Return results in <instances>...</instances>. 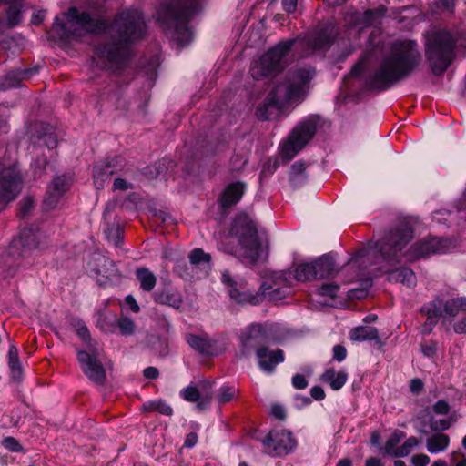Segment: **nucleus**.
Here are the masks:
<instances>
[{
	"label": "nucleus",
	"instance_id": "nucleus-20",
	"mask_svg": "<svg viewBox=\"0 0 466 466\" xmlns=\"http://www.w3.org/2000/svg\"><path fill=\"white\" fill-rule=\"evenodd\" d=\"M384 14L385 9L380 7L375 10H367L364 14L353 12L348 14L345 19L351 23L353 27H357L359 30H361L364 27L380 24Z\"/></svg>",
	"mask_w": 466,
	"mask_h": 466
},
{
	"label": "nucleus",
	"instance_id": "nucleus-14",
	"mask_svg": "<svg viewBox=\"0 0 466 466\" xmlns=\"http://www.w3.org/2000/svg\"><path fill=\"white\" fill-rule=\"evenodd\" d=\"M315 130V124L309 121L296 127L281 147L282 157L287 160L293 158L312 138Z\"/></svg>",
	"mask_w": 466,
	"mask_h": 466
},
{
	"label": "nucleus",
	"instance_id": "nucleus-41",
	"mask_svg": "<svg viewBox=\"0 0 466 466\" xmlns=\"http://www.w3.org/2000/svg\"><path fill=\"white\" fill-rule=\"evenodd\" d=\"M294 278L298 281L313 280V270L311 263H301L293 271Z\"/></svg>",
	"mask_w": 466,
	"mask_h": 466
},
{
	"label": "nucleus",
	"instance_id": "nucleus-6",
	"mask_svg": "<svg viewBox=\"0 0 466 466\" xmlns=\"http://www.w3.org/2000/svg\"><path fill=\"white\" fill-rule=\"evenodd\" d=\"M301 44L300 41L294 39L280 42L258 59L252 61L251 76L256 80H261L276 76L288 65L292 46L294 45L301 46Z\"/></svg>",
	"mask_w": 466,
	"mask_h": 466
},
{
	"label": "nucleus",
	"instance_id": "nucleus-12",
	"mask_svg": "<svg viewBox=\"0 0 466 466\" xmlns=\"http://www.w3.org/2000/svg\"><path fill=\"white\" fill-rule=\"evenodd\" d=\"M77 360L89 380L98 384L105 381L106 370L101 362V350L96 343H89L86 350H78Z\"/></svg>",
	"mask_w": 466,
	"mask_h": 466
},
{
	"label": "nucleus",
	"instance_id": "nucleus-26",
	"mask_svg": "<svg viewBox=\"0 0 466 466\" xmlns=\"http://www.w3.org/2000/svg\"><path fill=\"white\" fill-rule=\"evenodd\" d=\"M186 341L187 344L196 351L203 355H214L215 354V344L214 341L206 334L195 335L187 334Z\"/></svg>",
	"mask_w": 466,
	"mask_h": 466
},
{
	"label": "nucleus",
	"instance_id": "nucleus-44",
	"mask_svg": "<svg viewBox=\"0 0 466 466\" xmlns=\"http://www.w3.org/2000/svg\"><path fill=\"white\" fill-rule=\"evenodd\" d=\"M97 326L106 333L113 332L115 329V319L110 315H100L97 319Z\"/></svg>",
	"mask_w": 466,
	"mask_h": 466
},
{
	"label": "nucleus",
	"instance_id": "nucleus-11",
	"mask_svg": "<svg viewBox=\"0 0 466 466\" xmlns=\"http://www.w3.org/2000/svg\"><path fill=\"white\" fill-rule=\"evenodd\" d=\"M380 240L374 245L373 248H369L361 251L360 256L370 259L371 257H375L373 264L379 265L378 269L383 273L388 274V279L391 282H400L408 287L414 286L416 284V276L414 272L408 268H394L398 264H388L382 256L381 251L378 248Z\"/></svg>",
	"mask_w": 466,
	"mask_h": 466
},
{
	"label": "nucleus",
	"instance_id": "nucleus-3",
	"mask_svg": "<svg viewBox=\"0 0 466 466\" xmlns=\"http://www.w3.org/2000/svg\"><path fill=\"white\" fill-rule=\"evenodd\" d=\"M144 32L145 22L138 10L122 13L110 28L112 43L97 47L96 54L110 65H120L128 56L127 45L141 38Z\"/></svg>",
	"mask_w": 466,
	"mask_h": 466
},
{
	"label": "nucleus",
	"instance_id": "nucleus-29",
	"mask_svg": "<svg viewBox=\"0 0 466 466\" xmlns=\"http://www.w3.org/2000/svg\"><path fill=\"white\" fill-rule=\"evenodd\" d=\"M245 184L241 182H235L229 184L224 190L220 202L223 208H229L237 204L245 191Z\"/></svg>",
	"mask_w": 466,
	"mask_h": 466
},
{
	"label": "nucleus",
	"instance_id": "nucleus-5",
	"mask_svg": "<svg viewBox=\"0 0 466 466\" xmlns=\"http://www.w3.org/2000/svg\"><path fill=\"white\" fill-rule=\"evenodd\" d=\"M199 8L198 0H171L163 14L162 23L167 24L171 37L177 44V47H184L193 38L192 31L187 27V22Z\"/></svg>",
	"mask_w": 466,
	"mask_h": 466
},
{
	"label": "nucleus",
	"instance_id": "nucleus-57",
	"mask_svg": "<svg viewBox=\"0 0 466 466\" xmlns=\"http://www.w3.org/2000/svg\"><path fill=\"white\" fill-rule=\"evenodd\" d=\"M76 333L84 341L90 340V334L86 325L79 324L78 328L76 329Z\"/></svg>",
	"mask_w": 466,
	"mask_h": 466
},
{
	"label": "nucleus",
	"instance_id": "nucleus-43",
	"mask_svg": "<svg viewBox=\"0 0 466 466\" xmlns=\"http://www.w3.org/2000/svg\"><path fill=\"white\" fill-rule=\"evenodd\" d=\"M106 238L116 247H118L122 241V229L119 225H113L105 231Z\"/></svg>",
	"mask_w": 466,
	"mask_h": 466
},
{
	"label": "nucleus",
	"instance_id": "nucleus-36",
	"mask_svg": "<svg viewBox=\"0 0 466 466\" xmlns=\"http://www.w3.org/2000/svg\"><path fill=\"white\" fill-rule=\"evenodd\" d=\"M8 365L14 380H20L22 377V367L18 357V350L15 345H11L8 350Z\"/></svg>",
	"mask_w": 466,
	"mask_h": 466
},
{
	"label": "nucleus",
	"instance_id": "nucleus-34",
	"mask_svg": "<svg viewBox=\"0 0 466 466\" xmlns=\"http://www.w3.org/2000/svg\"><path fill=\"white\" fill-rule=\"evenodd\" d=\"M462 311H466V297L452 298L443 302V312L450 317H455Z\"/></svg>",
	"mask_w": 466,
	"mask_h": 466
},
{
	"label": "nucleus",
	"instance_id": "nucleus-24",
	"mask_svg": "<svg viewBox=\"0 0 466 466\" xmlns=\"http://www.w3.org/2000/svg\"><path fill=\"white\" fill-rule=\"evenodd\" d=\"M122 168V159L120 157H115L110 161L96 165L94 167V179L95 184L97 187H103L105 180Z\"/></svg>",
	"mask_w": 466,
	"mask_h": 466
},
{
	"label": "nucleus",
	"instance_id": "nucleus-8",
	"mask_svg": "<svg viewBox=\"0 0 466 466\" xmlns=\"http://www.w3.org/2000/svg\"><path fill=\"white\" fill-rule=\"evenodd\" d=\"M66 15V23L56 17L52 27V30L63 39H67L70 36H81L84 33H100L106 27L103 19L92 17L86 12L79 13L75 7L70 8Z\"/></svg>",
	"mask_w": 466,
	"mask_h": 466
},
{
	"label": "nucleus",
	"instance_id": "nucleus-48",
	"mask_svg": "<svg viewBox=\"0 0 466 466\" xmlns=\"http://www.w3.org/2000/svg\"><path fill=\"white\" fill-rule=\"evenodd\" d=\"M339 286L333 283H324L319 289V294L329 298H335L339 292Z\"/></svg>",
	"mask_w": 466,
	"mask_h": 466
},
{
	"label": "nucleus",
	"instance_id": "nucleus-56",
	"mask_svg": "<svg viewBox=\"0 0 466 466\" xmlns=\"http://www.w3.org/2000/svg\"><path fill=\"white\" fill-rule=\"evenodd\" d=\"M310 395L316 400H321L325 398V392L321 387L314 386L310 390Z\"/></svg>",
	"mask_w": 466,
	"mask_h": 466
},
{
	"label": "nucleus",
	"instance_id": "nucleus-64",
	"mask_svg": "<svg viewBox=\"0 0 466 466\" xmlns=\"http://www.w3.org/2000/svg\"><path fill=\"white\" fill-rule=\"evenodd\" d=\"M33 208V200L31 198H25L22 201L21 205V212L23 215H25L27 212H29Z\"/></svg>",
	"mask_w": 466,
	"mask_h": 466
},
{
	"label": "nucleus",
	"instance_id": "nucleus-63",
	"mask_svg": "<svg viewBox=\"0 0 466 466\" xmlns=\"http://www.w3.org/2000/svg\"><path fill=\"white\" fill-rule=\"evenodd\" d=\"M126 302L130 307L131 310L133 312H138L139 311V306L137 305L135 298L131 295H128L126 297Z\"/></svg>",
	"mask_w": 466,
	"mask_h": 466
},
{
	"label": "nucleus",
	"instance_id": "nucleus-35",
	"mask_svg": "<svg viewBox=\"0 0 466 466\" xmlns=\"http://www.w3.org/2000/svg\"><path fill=\"white\" fill-rule=\"evenodd\" d=\"M136 277L139 281L140 288L145 291H151L157 283L155 274L147 268H139L136 270Z\"/></svg>",
	"mask_w": 466,
	"mask_h": 466
},
{
	"label": "nucleus",
	"instance_id": "nucleus-18",
	"mask_svg": "<svg viewBox=\"0 0 466 466\" xmlns=\"http://www.w3.org/2000/svg\"><path fill=\"white\" fill-rule=\"evenodd\" d=\"M289 281L284 273H277L272 279L265 281L260 287V294L263 299L278 301L284 299L289 292Z\"/></svg>",
	"mask_w": 466,
	"mask_h": 466
},
{
	"label": "nucleus",
	"instance_id": "nucleus-46",
	"mask_svg": "<svg viewBox=\"0 0 466 466\" xmlns=\"http://www.w3.org/2000/svg\"><path fill=\"white\" fill-rule=\"evenodd\" d=\"M189 259L192 264L198 265L201 263H208L210 260L209 254L205 253L200 248H196L193 251H191L189 255Z\"/></svg>",
	"mask_w": 466,
	"mask_h": 466
},
{
	"label": "nucleus",
	"instance_id": "nucleus-54",
	"mask_svg": "<svg viewBox=\"0 0 466 466\" xmlns=\"http://www.w3.org/2000/svg\"><path fill=\"white\" fill-rule=\"evenodd\" d=\"M292 385L297 390H303L308 386V381L303 375L296 374L292 377Z\"/></svg>",
	"mask_w": 466,
	"mask_h": 466
},
{
	"label": "nucleus",
	"instance_id": "nucleus-21",
	"mask_svg": "<svg viewBox=\"0 0 466 466\" xmlns=\"http://www.w3.org/2000/svg\"><path fill=\"white\" fill-rule=\"evenodd\" d=\"M256 356L259 368L267 373H272L276 366L285 359L282 350H268L267 347L258 348Z\"/></svg>",
	"mask_w": 466,
	"mask_h": 466
},
{
	"label": "nucleus",
	"instance_id": "nucleus-50",
	"mask_svg": "<svg viewBox=\"0 0 466 466\" xmlns=\"http://www.w3.org/2000/svg\"><path fill=\"white\" fill-rule=\"evenodd\" d=\"M410 461L413 466H427L430 463L431 459L425 453H418L411 457Z\"/></svg>",
	"mask_w": 466,
	"mask_h": 466
},
{
	"label": "nucleus",
	"instance_id": "nucleus-33",
	"mask_svg": "<svg viewBox=\"0 0 466 466\" xmlns=\"http://www.w3.org/2000/svg\"><path fill=\"white\" fill-rule=\"evenodd\" d=\"M352 341L362 342L366 340H378L379 333L376 328L361 326L353 329L350 333Z\"/></svg>",
	"mask_w": 466,
	"mask_h": 466
},
{
	"label": "nucleus",
	"instance_id": "nucleus-10",
	"mask_svg": "<svg viewBox=\"0 0 466 466\" xmlns=\"http://www.w3.org/2000/svg\"><path fill=\"white\" fill-rule=\"evenodd\" d=\"M451 410L450 404L440 400L432 406L424 409L419 419L421 425L431 431H444L456 421V416Z\"/></svg>",
	"mask_w": 466,
	"mask_h": 466
},
{
	"label": "nucleus",
	"instance_id": "nucleus-40",
	"mask_svg": "<svg viewBox=\"0 0 466 466\" xmlns=\"http://www.w3.org/2000/svg\"><path fill=\"white\" fill-rule=\"evenodd\" d=\"M143 409L146 411H158L167 416H170L173 413L172 408L161 400L146 402L143 405Z\"/></svg>",
	"mask_w": 466,
	"mask_h": 466
},
{
	"label": "nucleus",
	"instance_id": "nucleus-58",
	"mask_svg": "<svg viewBox=\"0 0 466 466\" xmlns=\"http://www.w3.org/2000/svg\"><path fill=\"white\" fill-rule=\"evenodd\" d=\"M410 391L419 394L423 389V383L420 379H413L410 384Z\"/></svg>",
	"mask_w": 466,
	"mask_h": 466
},
{
	"label": "nucleus",
	"instance_id": "nucleus-62",
	"mask_svg": "<svg viewBox=\"0 0 466 466\" xmlns=\"http://www.w3.org/2000/svg\"><path fill=\"white\" fill-rule=\"evenodd\" d=\"M144 376L147 378V379H150V380H153V379H156L157 378L158 376V370L157 368L155 367H147L144 370Z\"/></svg>",
	"mask_w": 466,
	"mask_h": 466
},
{
	"label": "nucleus",
	"instance_id": "nucleus-25",
	"mask_svg": "<svg viewBox=\"0 0 466 466\" xmlns=\"http://www.w3.org/2000/svg\"><path fill=\"white\" fill-rule=\"evenodd\" d=\"M181 397L189 402H195L196 408L203 410L210 403L212 394L208 390H201L194 386H188L180 391Z\"/></svg>",
	"mask_w": 466,
	"mask_h": 466
},
{
	"label": "nucleus",
	"instance_id": "nucleus-61",
	"mask_svg": "<svg viewBox=\"0 0 466 466\" xmlns=\"http://www.w3.org/2000/svg\"><path fill=\"white\" fill-rule=\"evenodd\" d=\"M453 329L458 334L466 333V317L457 321L453 326Z\"/></svg>",
	"mask_w": 466,
	"mask_h": 466
},
{
	"label": "nucleus",
	"instance_id": "nucleus-53",
	"mask_svg": "<svg viewBox=\"0 0 466 466\" xmlns=\"http://www.w3.org/2000/svg\"><path fill=\"white\" fill-rule=\"evenodd\" d=\"M333 360L341 362L347 357V350L342 345H335L333 347Z\"/></svg>",
	"mask_w": 466,
	"mask_h": 466
},
{
	"label": "nucleus",
	"instance_id": "nucleus-49",
	"mask_svg": "<svg viewBox=\"0 0 466 466\" xmlns=\"http://www.w3.org/2000/svg\"><path fill=\"white\" fill-rule=\"evenodd\" d=\"M2 445L11 451H19L21 450L19 442L14 437L4 438L2 441Z\"/></svg>",
	"mask_w": 466,
	"mask_h": 466
},
{
	"label": "nucleus",
	"instance_id": "nucleus-2",
	"mask_svg": "<svg viewBox=\"0 0 466 466\" xmlns=\"http://www.w3.org/2000/svg\"><path fill=\"white\" fill-rule=\"evenodd\" d=\"M421 54L418 44L412 40L393 42L382 57L373 75L367 81V87L386 90L409 77L420 66Z\"/></svg>",
	"mask_w": 466,
	"mask_h": 466
},
{
	"label": "nucleus",
	"instance_id": "nucleus-17",
	"mask_svg": "<svg viewBox=\"0 0 466 466\" xmlns=\"http://www.w3.org/2000/svg\"><path fill=\"white\" fill-rule=\"evenodd\" d=\"M404 437L405 434L402 431L393 433L385 443L386 452L397 458L406 457L420 445L419 439L414 436L408 438L403 444L400 445Z\"/></svg>",
	"mask_w": 466,
	"mask_h": 466
},
{
	"label": "nucleus",
	"instance_id": "nucleus-23",
	"mask_svg": "<svg viewBox=\"0 0 466 466\" xmlns=\"http://www.w3.org/2000/svg\"><path fill=\"white\" fill-rule=\"evenodd\" d=\"M70 185V178L64 176L56 177L47 188L44 201L45 207L47 209L54 208L63 194L69 188Z\"/></svg>",
	"mask_w": 466,
	"mask_h": 466
},
{
	"label": "nucleus",
	"instance_id": "nucleus-32",
	"mask_svg": "<svg viewBox=\"0 0 466 466\" xmlns=\"http://www.w3.org/2000/svg\"><path fill=\"white\" fill-rule=\"evenodd\" d=\"M35 70H19L17 72H11L0 79V89H7L15 87L19 82L27 79Z\"/></svg>",
	"mask_w": 466,
	"mask_h": 466
},
{
	"label": "nucleus",
	"instance_id": "nucleus-39",
	"mask_svg": "<svg viewBox=\"0 0 466 466\" xmlns=\"http://www.w3.org/2000/svg\"><path fill=\"white\" fill-rule=\"evenodd\" d=\"M100 262L104 268H106V269L99 268L97 270L98 275L105 277L108 280H112L118 276V270L113 260L102 257L100 258Z\"/></svg>",
	"mask_w": 466,
	"mask_h": 466
},
{
	"label": "nucleus",
	"instance_id": "nucleus-42",
	"mask_svg": "<svg viewBox=\"0 0 466 466\" xmlns=\"http://www.w3.org/2000/svg\"><path fill=\"white\" fill-rule=\"evenodd\" d=\"M441 306H443L442 300L437 299L431 303L423 306L421 310L428 316V319H436L442 314V310L441 309Z\"/></svg>",
	"mask_w": 466,
	"mask_h": 466
},
{
	"label": "nucleus",
	"instance_id": "nucleus-37",
	"mask_svg": "<svg viewBox=\"0 0 466 466\" xmlns=\"http://www.w3.org/2000/svg\"><path fill=\"white\" fill-rule=\"evenodd\" d=\"M10 5L6 16L8 24L11 26L16 25L21 21V12L23 8V1L22 0H14Z\"/></svg>",
	"mask_w": 466,
	"mask_h": 466
},
{
	"label": "nucleus",
	"instance_id": "nucleus-4",
	"mask_svg": "<svg viewBox=\"0 0 466 466\" xmlns=\"http://www.w3.org/2000/svg\"><path fill=\"white\" fill-rule=\"evenodd\" d=\"M229 234L238 238L239 256L251 264L264 261L268 257V240L258 232L253 220L246 214L236 217Z\"/></svg>",
	"mask_w": 466,
	"mask_h": 466
},
{
	"label": "nucleus",
	"instance_id": "nucleus-60",
	"mask_svg": "<svg viewBox=\"0 0 466 466\" xmlns=\"http://www.w3.org/2000/svg\"><path fill=\"white\" fill-rule=\"evenodd\" d=\"M198 442V435L195 432H190L187 435L184 446L187 448L194 447Z\"/></svg>",
	"mask_w": 466,
	"mask_h": 466
},
{
	"label": "nucleus",
	"instance_id": "nucleus-22",
	"mask_svg": "<svg viewBox=\"0 0 466 466\" xmlns=\"http://www.w3.org/2000/svg\"><path fill=\"white\" fill-rule=\"evenodd\" d=\"M334 35V26L329 25L309 35L306 44L311 51L324 50L330 46Z\"/></svg>",
	"mask_w": 466,
	"mask_h": 466
},
{
	"label": "nucleus",
	"instance_id": "nucleus-55",
	"mask_svg": "<svg viewBox=\"0 0 466 466\" xmlns=\"http://www.w3.org/2000/svg\"><path fill=\"white\" fill-rule=\"evenodd\" d=\"M271 414L279 420H284L286 417V411L284 408L278 404L271 407Z\"/></svg>",
	"mask_w": 466,
	"mask_h": 466
},
{
	"label": "nucleus",
	"instance_id": "nucleus-47",
	"mask_svg": "<svg viewBox=\"0 0 466 466\" xmlns=\"http://www.w3.org/2000/svg\"><path fill=\"white\" fill-rule=\"evenodd\" d=\"M117 326L123 335H131L135 331V323L128 318H121L117 321Z\"/></svg>",
	"mask_w": 466,
	"mask_h": 466
},
{
	"label": "nucleus",
	"instance_id": "nucleus-16",
	"mask_svg": "<svg viewBox=\"0 0 466 466\" xmlns=\"http://www.w3.org/2000/svg\"><path fill=\"white\" fill-rule=\"evenodd\" d=\"M268 339V332L261 324H251L244 329L240 335L242 354L248 355L250 351L258 348L265 347Z\"/></svg>",
	"mask_w": 466,
	"mask_h": 466
},
{
	"label": "nucleus",
	"instance_id": "nucleus-19",
	"mask_svg": "<svg viewBox=\"0 0 466 466\" xmlns=\"http://www.w3.org/2000/svg\"><path fill=\"white\" fill-rule=\"evenodd\" d=\"M222 281L228 287V293L230 298L238 303L245 304L249 303L256 305L263 300V294L257 292L252 294L248 289L241 287V289L237 288V284L233 281L230 274L228 271L222 273Z\"/></svg>",
	"mask_w": 466,
	"mask_h": 466
},
{
	"label": "nucleus",
	"instance_id": "nucleus-28",
	"mask_svg": "<svg viewBox=\"0 0 466 466\" xmlns=\"http://www.w3.org/2000/svg\"><path fill=\"white\" fill-rule=\"evenodd\" d=\"M451 439L448 434L435 431L425 441L426 450L431 454H439L446 451L450 446Z\"/></svg>",
	"mask_w": 466,
	"mask_h": 466
},
{
	"label": "nucleus",
	"instance_id": "nucleus-9",
	"mask_svg": "<svg viewBox=\"0 0 466 466\" xmlns=\"http://www.w3.org/2000/svg\"><path fill=\"white\" fill-rule=\"evenodd\" d=\"M455 40L449 32H438L428 41L426 56L434 74L443 73L453 59Z\"/></svg>",
	"mask_w": 466,
	"mask_h": 466
},
{
	"label": "nucleus",
	"instance_id": "nucleus-30",
	"mask_svg": "<svg viewBox=\"0 0 466 466\" xmlns=\"http://www.w3.org/2000/svg\"><path fill=\"white\" fill-rule=\"evenodd\" d=\"M154 300L157 303L167 305L174 309H179L183 304L181 294L174 289H164L154 294Z\"/></svg>",
	"mask_w": 466,
	"mask_h": 466
},
{
	"label": "nucleus",
	"instance_id": "nucleus-38",
	"mask_svg": "<svg viewBox=\"0 0 466 466\" xmlns=\"http://www.w3.org/2000/svg\"><path fill=\"white\" fill-rule=\"evenodd\" d=\"M279 110L280 108L277 107V106L271 103L270 100L267 97L264 104L258 107L256 115L258 118L261 120H268L273 116L274 114L278 113Z\"/></svg>",
	"mask_w": 466,
	"mask_h": 466
},
{
	"label": "nucleus",
	"instance_id": "nucleus-51",
	"mask_svg": "<svg viewBox=\"0 0 466 466\" xmlns=\"http://www.w3.org/2000/svg\"><path fill=\"white\" fill-rule=\"evenodd\" d=\"M306 170V166L303 162H295L290 168V178L295 181L297 177L303 174Z\"/></svg>",
	"mask_w": 466,
	"mask_h": 466
},
{
	"label": "nucleus",
	"instance_id": "nucleus-59",
	"mask_svg": "<svg viewBox=\"0 0 466 466\" xmlns=\"http://www.w3.org/2000/svg\"><path fill=\"white\" fill-rule=\"evenodd\" d=\"M282 5L286 12L294 13L297 9L298 0H282Z\"/></svg>",
	"mask_w": 466,
	"mask_h": 466
},
{
	"label": "nucleus",
	"instance_id": "nucleus-15",
	"mask_svg": "<svg viewBox=\"0 0 466 466\" xmlns=\"http://www.w3.org/2000/svg\"><path fill=\"white\" fill-rule=\"evenodd\" d=\"M22 177L15 165L0 167V201L10 202L19 194Z\"/></svg>",
	"mask_w": 466,
	"mask_h": 466
},
{
	"label": "nucleus",
	"instance_id": "nucleus-31",
	"mask_svg": "<svg viewBox=\"0 0 466 466\" xmlns=\"http://www.w3.org/2000/svg\"><path fill=\"white\" fill-rule=\"evenodd\" d=\"M320 380L329 384L332 390H339L347 382L348 375L345 371H337L335 369L329 368L322 373Z\"/></svg>",
	"mask_w": 466,
	"mask_h": 466
},
{
	"label": "nucleus",
	"instance_id": "nucleus-13",
	"mask_svg": "<svg viewBox=\"0 0 466 466\" xmlns=\"http://www.w3.org/2000/svg\"><path fill=\"white\" fill-rule=\"evenodd\" d=\"M261 442L265 452L273 457L285 456L297 447L293 434L286 430L271 431Z\"/></svg>",
	"mask_w": 466,
	"mask_h": 466
},
{
	"label": "nucleus",
	"instance_id": "nucleus-7",
	"mask_svg": "<svg viewBox=\"0 0 466 466\" xmlns=\"http://www.w3.org/2000/svg\"><path fill=\"white\" fill-rule=\"evenodd\" d=\"M313 76L311 67L298 68L289 73L284 82L278 84L268 98L281 109L288 102L304 97Z\"/></svg>",
	"mask_w": 466,
	"mask_h": 466
},
{
	"label": "nucleus",
	"instance_id": "nucleus-45",
	"mask_svg": "<svg viewBox=\"0 0 466 466\" xmlns=\"http://www.w3.org/2000/svg\"><path fill=\"white\" fill-rule=\"evenodd\" d=\"M238 392V390L234 387L224 386L220 388L218 395V400L219 403H227L234 399Z\"/></svg>",
	"mask_w": 466,
	"mask_h": 466
},
{
	"label": "nucleus",
	"instance_id": "nucleus-27",
	"mask_svg": "<svg viewBox=\"0 0 466 466\" xmlns=\"http://www.w3.org/2000/svg\"><path fill=\"white\" fill-rule=\"evenodd\" d=\"M313 279L331 277L338 272L335 263L329 256H323L311 262Z\"/></svg>",
	"mask_w": 466,
	"mask_h": 466
},
{
	"label": "nucleus",
	"instance_id": "nucleus-1",
	"mask_svg": "<svg viewBox=\"0 0 466 466\" xmlns=\"http://www.w3.org/2000/svg\"><path fill=\"white\" fill-rule=\"evenodd\" d=\"M412 238V228L408 224H400L380 239L378 248L384 260L392 265L412 262L432 254L446 253L453 248L449 239L434 237L425 238L408 248Z\"/></svg>",
	"mask_w": 466,
	"mask_h": 466
},
{
	"label": "nucleus",
	"instance_id": "nucleus-52",
	"mask_svg": "<svg viewBox=\"0 0 466 466\" xmlns=\"http://www.w3.org/2000/svg\"><path fill=\"white\" fill-rule=\"evenodd\" d=\"M451 463L452 466H466V457L461 451L451 453Z\"/></svg>",
	"mask_w": 466,
	"mask_h": 466
}]
</instances>
